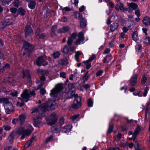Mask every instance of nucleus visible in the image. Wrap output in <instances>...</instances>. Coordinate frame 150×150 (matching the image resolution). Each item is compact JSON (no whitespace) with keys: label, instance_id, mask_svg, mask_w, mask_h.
Wrapping results in <instances>:
<instances>
[{"label":"nucleus","instance_id":"obj_58","mask_svg":"<svg viewBox=\"0 0 150 150\" xmlns=\"http://www.w3.org/2000/svg\"><path fill=\"white\" fill-rule=\"evenodd\" d=\"M139 145L138 142L136 141L135 142V145L134 146L136 150H140L139 149Z\"/></svg>","mask_w":150,"mask_h":150},{"label":"nucleus","instance_id":"obj_24","mask_svg":"<svg viewBox=\"0 0 150 150\" xmlns=\"http://www.w3.org/2000/svg\"><path fill=\"white\" fill-rule=\"evenodd\" d=\"M132 38L133 40L135 41H137L139 39L138 33L137 31L134 32L132 35Z\"/></svg>","mask_w":150,"mask_h":150},{"label":"nucleus","instance_id":"obj_44","mask_svg":"<svg viewBox=\"0 0 150 150\" xmlns=\"http://www.w3.org/2000/svg\"><path fill=\"white\" fill-rule=\"evenodd\" d=\"M89 62H87V61L86 62H84V63H86V68L87 69H89L91 67V63H90Z\"/></svg>","mask_w":150,"mask_h":150},{"label":"nucleus","instance_id":"obj_54","mask_svg":"<svg viewBox=\"0 0 150 150\" xmlns=\"http://www.w3.org/2000/svg\"><path fill=\"white\" fill-rule=\"evenodd\" d=\"M4 150H17V149H15L14 148H13L11 146H9L6 148Z\"/></svg>","mask_w":150,"mask_h":150},{"label":"nucleus","instance_id":"obj_17","mask_svg":"<svg viewBox=\"0 0 150 150\" xmlns=\"http://www.w3.org/2000/svg\"><path fill=\"white\" fill-rule=\"evenodd\" d=\"M25 115L24 114H21L19 115V117L17 118L19 123L20 124H22L25 122Z\"/></svg>","mask_w":150,"mask_h":150},{"label":"nucleus","instance_id":"obj_2","mask_svg":"<svg viewBox=\"0 0 150 150\" xmlns=\"http://www.w3.org/2000/svg\"><path fill=\"white\" fill-rule=\"evenodd\" d=\"M33 130V128L31 126H30L29 128L25 130L23 128L20 127L18 129L17 132L18 134L22 135L21 139H22L25 138L26 136L29 135Z\"/></svg>","mask_w":150,"mask_h":150},{"label":"nucleus","instance_id":"obj_63","mask_svg":"<svg viewBox=\"0 0 150 150\" xmlns=\"http://www.w3.org/2000/svg\"><path fill=\"white\" fill-rule=\"evenodd\" d=\"M77 35V34L76 33H74L72 34L69 37V38H71L73 39H75Z\"/></svg>","mask_w":150,"mask_h":150},{"label":"nucleus","instance_id":"obj_31","mask_svg":"<svg viewBox=\"0 0 150 150\" xmlns=\"http://www.w3.org/2000/svg\"><path fill=\"white\" fill-rule=\"evenodd\" d=\"M60 63L63 65H66L68 63L67 59L66 58H64L61 59L60 62Z\"/></svg>","mask_w":150,"mask_h":150},{"label":"nucleus","instance_id":"obj_21","mask_svg":"<svg viewBox=\"0 0 150 150\" xmlns=\"http://www.w3.org/2000/svg\"><path fill=\"white\" fill-rule=\"evenodd\" d=\"M112 57L110 54H108L106 57L104 58L103 62L104 63L108 64L109 62L111 59Z\"/></svg>","mask_w":150,"mask_h":150},{"label":"nucleus","instance_id":"obj_53","mask_svg":"<svg viewBox=\"0 0 150 150\" xmlns=\"http://www.w3.org/2000/svg\"><path fill=\"white\" fill-rule=\"evenodd\" d=\"M71 3L74 4L75 6H77L79 3V1L76 0H71Z\"/></svg>","mask_w":150,"mask_h":150},{"label":"nucleus","instance_id":"obj_52","mask_svg":"<svg viewBox=\"0 0 150 150\" xmlns=\"http://www.w3.org/2000/svg\"><path fill=\"white\" fill-rule=\"evenodd\" d=\"M79 115L77 114L76 115H74L72 116L71 118V119L72 121H74L77 119L79 116Z\"/></svg>","mask_w":150,"mask_h":150},{"label":"nucleus","instance_id":"obj_28","mask_svg":"<svg viewBox=\"0 0 150 150\" xmlns=\"http://www.w3.org/2000/svg\"><path fill=\"white\" fill-rule=\"evenodd\" d=\"M71 128V126L69 125L68 126H65L63 130V132L64 133H67L70 131Z\"/></svg>","mask_w":150,"mask_h":150},{"label":"nucleus","instance_id":"obj_59","mask_svg":"<svg viewBox=\"0 0 150 150\" xmlns=\"http://www.w3.org/2000/svg\"><path fill=\"white\" fill-rule=\"evenodd\" d=\"M59 20L61 22H66L67 20V19L66 17H63L60 19H59Z\"/></svg>","mask_w":150,"mask_h":150},{"label":"nucleus","instance_id":"obj_6","mask_svg":"<svg viewBox=\"0 0 150 150\" xmlns=\"http://www.w3.org/2000/svg\"><path fill=\"white\" fill-rule=\"evenodd\" d=\"M30 97L28 90L25 89L21 94V97L19 98L23 102H27L29 100Z\"/></svg>","mask_w":150,"mask_h":150},{"label":"nucleus","instance_id":"obj_27","mask_svg":"<svg viewBox=\"0 0 150 150\" xmlns=\"http://www.w3.org/2000/svg\"><path fill=\"white\" fill-rule=\"evenodd\" d=\"M8 100L6 98H0V103H4V104H8V103H10Z\"/></svg>","mask_w":150,"mask_h":150},{"label":"nucleus","instance_id":"obj_32","mask_svg":"<svg viewBox=\"0 0 150 150\" xmlns=\"http://www.w3.org/2000/svg\"><path fill=\"white\" fill-rule=\"evenodd\" d=\"M64 119L63 117H62L60 118L59 120V122L60 126L58 128V130H59L60 129V128L61 126L64 123Z\"/></svg>","mask_w":150,"mask_h":150},{"label":"nucleus","instance_id":"obj_48","mask_svg":"<svg viewBox=\"0 0 150 150\" xmlns=\"http://www.w3.org/2000/svg\"><path fill=\"white\" fill-rule=\"evenodd\" d=\"M41 74L44 76H47L49 74V72L46 70H43V71H41Z\"/></svg>","mask_w":150,"mask_h":150},{"label":"nucleus","instance_id":"obj_43","mask_svg":"<svg viewBox=\"0 0 150 150\" xmlns=\"http://www.w3.org/2000/svg\"><path fill=\"white\" fill-rule=\"evenodd\" d=\"M73 39L69 37L67 41V44L69 46H71L73 42Z\"/></svg>","mask_w":150,"mask_h":150},{"label":"nucleus","instance_id":"obj_22","mask_svg":"<svg viewBox=\"0 0 150 150\" xmlns=\"http://www.w3.org/2000/svg\"><path fill=\"white\" fill-rule=\"evenodd\" d=\"M23 77H27L29 80H30L31 78L30 75L29 71L26 70L25 71H23Z\"/></svg>","mask_w":150,"mask_h":150},{"label":"nucleus","instance_id":"obj_33","mask_svg":"<svg viewBox=\"0 0 150 150\" xmlns=\"http://www.w3.org/2000/svg\"><path fill=\"white\" fill-rule=\"evenodd\" d=\"M82 53L79 51H77L76 52V54L75 55V59L77 62H79V56Z\"/></svg>","mask_w":150,"mask_h":150},{"label":"nucleus","instance_id":"obj_60","mask_svg":"<svg viewBox=\"0 0 150 150\" xmlns=\"http://www.w3.org/2000/svg\"><path fill=\"white\" fill-rule=\"evenodd\" d=\"M4 129L6 131L10 130L11 129V127L9 126H4Z\"/></svg>","mask_w":150,"mask_h":150},{"label":"nucleus","instance_id":"obj_15","mask_svg":"<svg viewBox=\"0 0 150 150\" xmlns=\"http://www.w3.org/2000/svg\"><path fill=\"white\" fill-rule=\"evenodd\" d=\"M4 63V59L3 57L2 54H1V52H0V68H1L2 67ZM4 71L3 69H0V74L2 73Z\"/></svg>","mask_w":150,"mask_h":150},{"label":"nucleus","instance_id":"obj_46","mask_svg":"<svg viewBox=\"0 0 150 150\" xmlns=\"http://www.w3.org/2000/svg\"><path fill=\"white\" fill-rule=\"evenodd\" d=\"M96 58V56L95 55H92L87 60V62H91L93 61Z\"/></svg>","mask_w":150,"mask_h":150},{"label":"nucleus","instance_id":"obj_41","mask_svg":"<svg viewBox=\"0 0 150 150\" xmlns=\"http://www.w3.org/2000/svg\"><path fill=\"white\" fill-rule=\"evenodd\" d=\"M19 13L20 14L23 16L25 14V12L22 8H20L19 9Z\"/></svg>","mask_w":150,"mask_h":150},{"label":"nucleus","instance_id":"obj_56","mask_svg":"<svg viewBox=\"0 0 150 150\" xmlns=\"http://www.w3.org/2000/svg\"><path fill=\"white\" fill-rule=\"evenodd\" d=\"M10 11L13 13H15L17 11L16 8H11L10 9Z\"/></svg>","mask_w":150,"mask_h":150},{"label":"nucleus","instance_id":"obj_39","mask_svg":"<svg viewBox=\"0 0 150 150\" xmlns=\"http://www.w3.org/2000/svg\"><path fill=\"white\" fill-rule=\"evenodd\" d=\"M89 76L88 75V71H87L86 73L84 75L83 79L84 80V81H86L88 79Z\"/></svg>","mask_w":150,"mask_h":150},{"label":"nucleus","instance_id":"obj_18","mask_svg":"<svg viewBox=\"0 0 150 150\" xmlns=\"http://www.w3.org/2000/svg\"><path fill=\"white\" fill-rule=\"evenodd\" d=\"M127 6L129 9H132L135 10L137 9L138 7V6L135 3H132L130 4L127 3Z\"/></svg>","mask_w":150,"mask_h":150},{"label":"nucleus","instance_id":"obj_3","mask_svg":"<svg viewBox=\"0 0 150 150\" xmlns=\"http://www.w3.org/2000/svg\"><path fill=\"white\" fill-rule=\"evenodd\" d=\"M75 99L72 107L73 109H77L81 106V98L79 96H78L76 95H75Z\"/></svg>","mask_w":150,"mask_h":150},{"label":"nucleus","instance_id":"obj_14","mask_svg":"<svg viewBox=\"0 0 150 150\" xmlns=\"http://www.w3.org/2000/svg\"><path fill=\"white\" fill-rule=\"evenodd\" d=\"M119 27L118 24L116 22H114L111 24L110 28V31L113 32L115 30H117Z\"/></svg>","mask_w":150,"mask_h":150},{"label":"nucleus","instance_id":"obj_29","mask_svg":"<svg viewBox=\"0 0 150 150\" xmlns=\"http://www.w3.org/2000/svg\"><path fill=\"white\" fill-rule=\"evenodd\" d=\"M75 16L76 18L80 21L83 19L82 14L78 12L75 13Z\"/></svg>","mask_w":150,"mask_h":150},{"label":"nucleus","instance_id":"obj_34","mask_svg":"<svg viewBox=\"0 0 150 150\" xmlns=\"http://www.w3.org/2000/svg\"><path fill=\"white\" fill-rule=\"evenodd\" d=\"M69 51V48L67 45H65L64 47L62 50V51L64 54H67Z\"/></svg>","mask_w":150,"mask_h":150},{"label":"nucleus","instance_id":"obj_1","mask_svg":"<svg viewBox=\"0 0 150 150\" xmlns=\"http://www.w3.org/2000/svg\"><path fill=\"white\" fill-rule=\"evenodd\" d=\"M57 107V105L55 103H51L50 102H47L44 103L42 105L39 106L38 108L35 109L32 112L34 113L35 112H37L41 111L42 112H45L46 110L50 109H54Z\"/></svg>","mask_w":150,"mask_h":150},{"label":"nucleus","instance_id":"obj_35","mask_svg":"<svg viewBox=\"0 0 150 150\" xmlns=\"http://www.w3.org/2000/svg\"><path fill=\"white\" fill-rule=\"evenodd\" d=\"M14 136V133L12 132L10 134L8 138V140L11 143L13 141Z\"/></svg>","mask_w":150,"mask_h":150},{"label":"nucleus","instance_id":"obj_25","mask_svg":"<svg viewBox=\"0 0 150 150\" xmlns=\"http://www.w3.org/2000/svg\"><path fill=\"white\" fill-rule=\"evenodd\" d=\"M141 130V128L139 126H138L134 131L133 135V138L134 140L137 134Z\"/></svg>","mask_w":150,"mask_h":150},{"label":"nucleus","instance_id":"obj_47","mask_svg":"<svg viewBox=\"0 0 150 150\" xmlns=\"http://www.w3.org/2000/svg\"><path fill=\"white\" fill-rule=\"evenodd\" d=\"M93 101L91 99H89L88 101V107H91L93 105Z\"/></svg>","mask_w":150,"mask_h":150},{"label":"nucleus","instance_id":"obj_50","mask_svg":"<svg viewBox=\"0 0 150 150\" xmlns=\"http://www.w3.org/2000/svg\"><path fill=\"white\" fill-rule=\"evenodd\" d=\"M113 128V126L112 125H110L109 127L108 128V133H110L112 131Z\"/></svg>","mask_w":150,"mask_h":150},{"label":"nucleus","instance_id":"obj_49","mask_svg":"<svg viewBox=\"0 0 150 150\" xmlns=\"http://www.w3.org/2000/svg\"><path fill=\"white\" fill-rule=\"evenodd\" d=\"M149 89V88L146 87H145L144 90V92L143 93V96H146L147 95V92L148 90Z\"/></svg>","mask_w":150,"mask_h":150},{"label":"nucleus","instance_id":"obj_12","mask_svg":"<svg viewBox=\"0 0 150 150\" xmlns=\"http://www.w3.org/2000/svg\"><path fill=\"white\" fill-rule=\"evenodd\" d=\"M40 29L39 28H38L35 33L36 36L38 38L43 39L45 37L46 34L45 33H40Z\"/></svg>","mask_w":150,"mask_h":150},{"label":"nucleus","instance_id":"obj_51","mask_svg":"<svg viewBox=\"0 0 150 150\" xmlns=\"http://www.w3.org/2000/svg\"><path fill=\"white\" fill-rule=\"evenodd\" d=\"M144 42L147 44H150V40L149 38H145L144 40Z\"/></svg>","mask_w":150,"mask_h":150},{"label":"nucleus","instance_id":"obj_11","mask_svg":"<svg viewBox=\"0 0 150 150\" xmlns=\"http://www.w3.org/2000/svg\"><path fill=\"white\" fill-rule=\"evenodd\" d=\"M137 74H135L132 76L130 80V84L131 86H134L137 83Z\"/></svg>","mask_w":150,"mask_h":150},{"label":"nucleus","instance_id":"obj_30","mask_svg":"<svg viewBox=\"0 0 150 150\" xmlns=\"http://www.w3.org/2000/svg\"><path fill=\"white\" fill-rule=\"evenodd\" d=\"M35 4L36 2L35 1H33L29 4L28 6L31 9H34L35 8Z\"/></svg>","mask_w":150,"mask_h":150},{"label":"nucleus","instance_id":"obj_8","mask_svg":"<svg viewBox=\"0 0 150 150\" xmlns=\"http://www.w3.org/2000/svg\"><path fill=\"white\" fill-rule=\"evenodd\" d=\"M4 106L7 114H10L13 112V105L11 102L8 103V104H4Z\"/></svg>","mask_w":150,"mask_h":150},{"label":"nucleus","instance_id":"obj_61","mask_svg":"<svg viewBox=\"0 0 150 150\" xmlns=\"http://www.w3.org/2000/svg\"><path fill=\"white\" fill-rule=\"evenodd\" d=\"M66 73L63 72H61L60 74V76L61 77H62L64 78H66Z\"/></svg>","mask_w":150,"mask_h":150},{"label":"nucleus","instance_id":"obj_26","mask_svg":"<svg viewBox=\"0 0 150 150\" xmlns=\"http://www.w3.org/2000/svg\"><path fill=\"white\" fill-rule=\"evenodd\" d=\"M14 81H15L11 77H9L8 78V79L5 82L7 84H11L13 86L14 84Z\"/></svg>","mask_w":150,"mask_h":150},{"label":"nucleus","instance_id":"obj_36","mask_svg":"<svg viewBox=\"0 0 150 150\" xmlns=\"http://www.w3.org/2000/svg\"><path fill=\"white\" fill-rule=\"evenodd\" d=\"M33 139V138H32L28 141L24 147L25 148H27L32 143Z\"/></svg>","mask_w":150,"mask_h":150},{"label":"nucleus","instance_id":"obj_9","mask_svg":"<svg viewBox=\"0 0 150 150\" xmlns=\"http://www.w3.org/2000/svg\"><path fill=\"white\" fill-rule=\"evenodd\" d=\"M78 37L79 39L77 40L75 42L76 45L81 44L85 40V38L83 37V33L82 32L79 33Z\"/></svg>","mask_w":150,"mask_h":150},{"label":"nucleus","instance_id":"obj_10","mask_svg":"<svg viewBox=\"0 0 150 150\" xmlns=\"http://www.w3.org/2000/svg\"><path fill=\"white\" fill-rule=\"evenodd\" d=\"M115 8L117 11L120 10L122 12H124L128 10V8L124 7L123 4L121 3H118V4L116 5Z\"/></svg>","mask_w":150,"mask_h":150},{"label":"nucleus","instance_id":"obj_37","mask_svg":"<svg viewBox=\"0 0 150 150\" xmlns=\"http://www.w3.org/2000/svg\"><path fill=\"white\" fill-rule=\"evenodd\" d=\"M60 55V53L58 52H57L54 53L52 54V56L54 59L59 58Z\"/></svg>","mask_w":150,"mask_h":150},{"label":"nucleus","instance_id":"obj_23","mask_svg":"<svg viewBox=\"0 0 150 150\" xmlns=\"http://www.w3.org/2000/svg\"><path fill=\"white\" fill-rule=\"evenodd\" d=\"M80 27L85 28L86 26V21L84 19H82L80 21Z\"/></svg>","mask_w":150,"mask_h":150},{"label":"nucleus","instance_id":"obj_64","mask_svg":"<svg viewBox=\"0 0 150 150\" xmlns=\"http://www.w3.org/2000/svg\"><path fill=\"white\" fill-rule=\"evenodd\" d=\"M103 72V71L102 70H100L98 71L96 73V76H99L102 75Z\"/></svg>","mask_w":150,"mask_h":150},{"label":"nucleus","instance_id":"obj_42","mask_svg":"<svg viewBox=\"0 0 150 150\" xmlns=\"http://www.w3.org/2000/svg\"><path fill=\"white\" fill-rule=\"evenodd\" d=\"M30 45V44L28 42H25L23 44L24 47L23 49H25V50H27L28 48L26 47H29Z\"/></svg>","mask_w":150,"mask_h":150},{"label":"nucleus","instance_id":"obj_62","mask_svg":"<svg viewBox=\"0 0 150 150\" xmlns=\"http://www.w3.org/2000/svg\"><path fill=\"white\" fill-rule=\"evenodd\" d=\"M135 14L137 16V17H139L140 16V11L139 9L136 10L135 13Z\"/></svg>","mask_w":150,"mask_h":150},{"label":"nucleus","instance_id":"obj_13","mask_svg":"<svg viewBox=\"0 0 150 150\" xmlns=\"http://www.w3.org/2000/svg\"><path fill=\"white\" fill-rule=\"evenodd\" d=\"M33 33V30L31 27L27 25L25 29V34L26 37L30 35Z\"/></svg>","mask_w":150,"mask_h":150},{"label":"nucleus","instance_id":"obj_45","mask_svg":"<svg viewBox=\"0 0 150 150\" xmlns=\"http://www.w3.org/2000/svg\"><path fill=\"white\" fill-rule=\"evenodd\" d=\"M62 11L63 13H64L65 11H69L71 10V9L70 8L66 7L62 9Z\"/></svg>","mask_w":150,"mask_h":150},{"label":"nucleus","instance_id":"obj_55","mask_svg":"<svg viewBox=\"0 0 150 150\" xmlns=\"http://www.w3.org/2000/svg\"><path fill=\"white\" fill-rule=\"evenodd\" d=\"M57 28V25H54L53 26L51 29L52 32L54 33L56 30Z\"/></svg>","mask_w":150,"mask_h":150},{"label":"nucleus","instance_id":"obj_57","mask_svg":"<svg viewBox=\"0 0 150 150\" xmlns=\"http://www.w3.org/2000/svg\"><path fill=\"white\" fill-rule=\"evenodd\" d=\"M135 49L137 50H139L141 49L142 46L141 44H137L135 46Z\"/></svg>","mask_w":150,"mask_h":150},{"label":"nucleus","instance_id":"obj_16","mask_svg":"<svg viewBox=\"0 0 150 150\" xmlns=\"http://www.w3.org/2000/svg\"><path fill=\"white\" fill-rule=\"evenodd\" d=\"M69 29L68 27L65 26L57 30V32L58 33H65L69 31Z\"/></svg>","mask_w":150,"mask_h":150},{"label":"nucleus","instance_id":"obj_4","mask_svg":"<svg viewBox=\"0 0 150 150\" xmlns=\"http://www.w3.org/2000/svg\"><path fill=\"white\" fill-rule=\"evenodd\" d=\"M58 118V116L55 113L51 114L48 118V124L50 125L54 124L57 121Z\"/></svg>","mask_w":150,"mask_h":150},{"label":"nucleus","instance_id":"obj_7","mask_svg":"<svg viewBox=\"0 0 150 150\" xmlns=\"http://www.w3.org/2000/svg\"><path fill=\"white\" fill-rule=\"evenodd\" d=\"M36 62L37 64L39 66L41 65L45 66L48 64V62L45 60L44 57L42 56L39 57L37 59Z\"/></svg>","mask_w":150,"mask_h":150},{"label":"nucleus","instance_id":"obj_19","mask_svg":"<svg viewBox=\"0 0 150 150\" xmlns=\"http://www.w3.org/2000/svg\"><path fill=\"white\" fill-rule=\"evenodd\" d=\"M143 23L144 24L146 25H149L150 24V19L147 17L144 18L143 20Z\"/></svg>","mask_w":150,"mask_h":150},{"label":"nucleus","instance_id":"obj_5","mask_svg":"<svg viewBox=\"0 0 150 150\" xmlns=\"http://www.w3.org/2000/svg\"><path fill=\"white\" fill-rule=\"evenodd\" d=\"M62 86L60 84L56 85L55 87L51 91L50 95L52 97H54L57 95V93L62 89Z\"/></svg>","mask_w":150,"mask_h":150},{"label":"nucleus","instance_id":"obj_40","mask_svg":"<svg viewBox=\"0 0 150 150\" xmlns=\"http://www.w3.org/2000/svg\"><path fill=\"white\" fill-rule=\"evenodd\" d=\"M13 4L15 6L18 8L20 5V3L18 0H16L13 2Z\"/></svg>","mask_w":150,"mask_h":150},{"label":"nucleus","instance_id":"obj_20","mask_svg":"<svg viewBox=\"0 0 150 150\" xmlns=\"http://www.w3.org/2000/svg\"><path fill=\"white\" fill-rule=\"evenodd\" d=\"M68 88L70 90H72L71 92L72 94H74V91L75 89L74 85L72 83H69L68 84Z\"/></svg>","mask_w":150,"mask_h":150},{"label":"nucleus","instance_id":"obj_38","mask_svg":"<svg viewBox=\"0 0 150 150\" xmlns=\"http://www.w3.org/2000/svg\"><path fill=\"white\" fill-rule=\"evenodd\" d=\"M41 118L39 117H37L34 118L35 123L37 124H38L40 122Z\"/></svg>","mask_w":150,"mask_h":150}]
</instances>
